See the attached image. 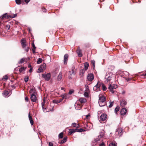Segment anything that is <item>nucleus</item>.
I'll list each match as a JSON object with an SVG mask.
<instances>
[{
  "instance_id": "f257e3e1",
  "label": "nucleus",
  "mask_w": 146,
  "mask_h": 146,
  "mask_svg": "<svg viewBox=\"0 0 146 146\" xmlns=\"http://www.w3.org/2000/svg\"><path fill=\"white\" fill-rule=\"evenodd\" d=\"M102 88L104 91L106 90L107 89L104 84H101L100 82H98L96 85L94 87L93 89L95 91L98 92L101 90Z\"/></svg>"
},
{
  "instance_id": "f03ea898",
  "label": "nucleus",
  "mask_w": 146,
  "mask_h": 146,
  "mask_svg": "<svg viewBox=\"0 0 146 146\" xmlns=\"http://www.w3.org/2000/svg\"><path fill=\"white\" fill-rule=\"evenodd\" d=\"M114 75L111 72H107L105 77L106 79L105 82L107 84H111L112 83V79Z\"/></svg>"
},
{
  "instance_id": "7ed1b4c3",
  "label": "nucleus",
  "mask_w": 146,
  "mask_h": 146,
  "mask_svg": "<svg viewBox=\"0 0 146 146\" xmlns=\"http://www.w3.org/2000/svg\"><path fill=\"white\" fill-rule=\"evenodd\" d=\"M89 66V64H84V68L81 70L79 72V75L80 77H83L85 73V70H87Z\"/></svg>"
},
{
  "instance_id": "20e7f679",
  "label": "nucleus",
  "mask_w": 146,
  "mask_h": 146,
  "mask_svg": "<svg viewBox=\"0 0 146 146\" xmlns=\"http://www.w3.org/2000/svg\"><path fill=\"white\" fill-rule=\"evenodd\" d=\"M47 100V97L45 96L44 98V99L43 100V102L42 104V107L43 109V111L44 112H48L50 111H53V108H52V110H50L48 109L47 108H44V102H45V101L46 100Z\"/></svg>"
},
{
  "instance_id": "39448f33",
  "label": "nucleus",
  "mask_w": 146,
  "mask_h": 146,
  "mask_svg": "<svg viewBox=\"0 0 146 146\" xmlns=\"http://www.w3.org/2000/svg\"><path fill=\"white\" fill-rule=\"evenodd\" d=\"M46 64L41 65L37 70V72L40 73L42 72L43 71L45 70L46 68Z\"/></svg>"
},
{
  "instance_id": "423d86ee",
  "label": "nucleus",
  "mask_w": 146,
  "mask_h": 146,
  "mask_svg": "<svg viewBox=\"0 0 146 146\" xmlns=\"http://www.w3.org/2000/svg\"><path fill=\"white\" fill-rule=\"evenodd\" d=\"M42 77L46 81H48L50 78L51 74L49 73L46 74H43L42 75Z\"/></svg>"
},
{
  "instance_id": "0eeeda50",
  "label": "nucleus",
  "mask_w": 146,
  "mask_h": 146,
  "mask_svg": "<svg viewBox=\"0 0 146 146\" xmlns=\"http://www.w3.org/2000/svg\"><path fill=\"white\" fill-rule=\"evenodd\" d=\"M117 87V86L116 85H110L109 87V89L112 93H113L114 91L113 90L114 89H116Z\"/></svg>"
},
{
  "instance_id": "6e6552de",
  "label": "nucleus",
  "mask_w": 146,
  "mask_h": 146,
  "mask_svg": "<svg viewBox=\"0 0 146 146\" xmlns=\"http://www.w3.org/2000/svg\"><path fill=\"white\" fill-rule=\"evenodd\" d=\"M94 78V76L92 74H88V75L87 78L88 81H92Z\"/></svg>"
},
{
  "instance_id": "1a4fd4ad",
  "label": "nucleus",
  "mask_w": 146,
  "mask_h": 146,
  "mask_svg": "<svg viewBox=\"0 0 146 146\" xmlns=\"http://www.w3.org/2000/svg\"><path fill=\"white\" fill-rule=\"evenodd\" d=\"M122 129H118L116 131L115 134L117 137H119L122 134Z\"/></svg>"
},
{
  "instance_id": "9d476101",
  "label": "nucleus",
  "mask_w": 146,
  "mask_h": 146,
  "mask_svg": "<svg viewBox=\"0 0 146 146\" xmlns=\"http://www.w3.org/2000/svg\"><path fill=\"white\" fill-rule=\"evenodd\" d=\"M107 119V116L106 114L103 113L102 114L100 117V120L104 121Z\"/></svg>"
},
{
  "instance_id": "9b49d317",
  "label": "nucleus",
  "mask_w": 146,
  "mask_h": 146,
  "mask_svg": "<svg viewBox=\"0 0 146 146\" xmlns=\"http://www.w3.org/2000/svg\"><path fill=\"white\" fill-rule=\"evenodd\" d=\"M21 44L22 46V47L24 48H25L26 46V39L24 38H23L21 40Z\"/></svg>"
},
{
  "instance_id": "f8f14e48",
  "label": "nucleus",
  "mask_w": 146,
  "mask_h": 146,
  "mask_svg": "<svg viewBox=\"0 0 146 146\" xmlns=\"http://www.w3.org/2000/svg\"><path fill=\"white\" fill-rule=\"evenodd\" d=\"M68 54H65L64 57V64H67L68 58Z\"/></svg>"
},
{
  "instance_id": "ddd939ff",
  "label": "nucleus",
  "mask_w": 146,
  "mask_h": 146,
  "mask_svg": "<svg viewBox=\"0 0 146 146\" xmlns=\"http://www.w3.org/2000/svg\"><path fill=\"white\" fill-rule=\"evenodd\" d=\"M99 100L98 101H105V98L102 94H100L99 96Z\"/></svg>"
},
{
  "instance_id": "4468645a",
  "label": "nucleus",
  "mask_w": 146,
  "mask_h": 146,
  "mask_svg": "<svg viewBox=\"0 0 146 146\" xmlns=\"http://www.w3.org/2000/svg\"><path fill=\"white\" fill-rule=\"evenodd\" d=\"M127 104V102L125 100L122 99L120 101V106L122 107L125 106Z\"/></svg>"
},
{
  "instance_id": "2eb2a0df",
  "label": "nucleus",
  "mask_w": 146,
  "mask_h": 146,
  "mask_svg": "<svg viewBox=\"0 0 146 146\" xmlns=\"http://www.w3.org/2000/svg\"><path fill=\"white\" fill-rule=\"evenodd\" d=\"M31 99L33 102H35L36 100V98L35 94H32L31 96Z\"/></svg>"
},
{
  "instance_id": "dca6fc26",
  "label": "nucleus",
  "mask_w": 146,
  "mask_h": 146,
  "mask_svg": "<svg viewBox=\"0 0 146 146\" xmlns=\"http://www.w3.org/2000/svg\"><path fill=\"white\" fill-rule=\"evenodd\" d=\"M127 112V110L125 108H123L121 111V115H125Z\"/></svg>"
},
{
  "instance_id": "f3484780",
  "label": "nucleus",
  "mask_w": 146,
  "mask_h": 146,
  "mask_svg": "<svg viewBox=\"0 0 146 146\" xmlns=\"http://www.w3.org/2000/svg\"><path fill=\"white\" fill-rule=\"evenodd\" d=\"M76 52L78 54V56L81 57L82 56V55L81 52V50L80 48H78L77 51Z\"/></svg>"
},
{
  "instance_id": "a211bd4d",
  "label": "nucleus",
  "mask_w": 146,
  "mask_h": 146,
  "mask_svg": "<svg viewBox=\"0 0 146 146\" xmlns=\"http://www.w3.org/2000/svg\"><path fill=\"white\" fill-rule=\"evenodd\" d=\"M75 107L76 109L77 110H79L81 108V105L78 103H76L75 104Z\"/></svg>"
},
{
  "instance_id": "6ab92c4d",
  "label": "nucleus",
  "mask_w": 146,
  "mask_h": 146,
  "mask_svg": "<svg viewBox=\"0 0 146 146\" xmlns=\"http://www.w3.org/2000/svg\"><path fill=\"white\" fill-rule=\"evenodd\" d=\"M29 119L30 121V123L31 124V125H32L33 124L34 122L32 119V117L30 115V113H29Z\"/></svg>"
},
{
  "instance_id": "aec40b11",
  "label": "nucleus",
  "mask_w": 146,
  "mask_h": 146,
  "mask_svg": "<svg viewBox=\"0 0 146 146\" xmlns=\"http://www.w3.org/2000/svg\"><path fill=\"white\" fill-rule=\"evenodd\" d=\"M76 130L75 129H70L69 130V132L68 133V134L69 135H71L72 133L76 132Z\"/></svg>"
},
{
  "instance_id": "412c9836",
  "label": "nucleus",
  "mask_w": 146,
  "mask_h": 146,
  "mask_svg": "<svg viewBox=\"0 0 146 146\" xmlns=\"http://www.w3.org/2000/svg\"><path fill=\"white\" fill-rule=\"evenodd\" d=\"M62 73L61 72H60L59 73L57 77V80H58V81L60 80H61V79L62 78Z\"/></svg>"
},
{
  "instance_id": "4be33fe9",
  "label": "nucleus",
  "mask_w": 146,
  "mask_h": 146,
  "mask_svg": "<svg viewBox=\"0 0 146 146\" xmlns=\"http://www.w3.org/2000/svg\"><path fill=\"white\" fill-rule=\"evenodd\" d=\"M99 105L100 106H103L105 105V101H98Z\"/></svg>"
},
{
  "instance_id": "5701e85b",
  "label": "nucleus",
  "mask_w": 146,
  "mask_h": 146,
  "mask_svg": "<svg viewBox=\"0 0 146 146\" xmlns=\"http://www.w3.org/2000/svg\"><path fill=\"white\" fill-rule=\"evenodd\" d=\"M79 101L81 103H84L86 102V100L85 98H81L79 99Z\"/></svg>"
},
{
  "instance_id": "b1692460",
  "label": "nucleus",
  "mask_w": 146,
  "mask_h": 146,
  "mask_svg": "<svg viewBox=\"0 0 146 146\" xmlns=\"http://www.w3.org/2000/svg\"><path fill=\"white\" fill-rule=\"evenodd\" d=\"M29 92L32 94H35L36 92L35 88H31Z\"/></svg>"
},
{
  "instance_id": "393cba45",
  "label": "nucleus",
  "mask_w": 146,
  "mask_h": 146,
  "mask_svg": "<svg viewBox=\"0 0 146 146\" xmlns=\"http://www.w3.org/2000/svg\"><path fill=\"white\" fill-rule=\"evenodd\" d=\"M26 69V67H24L20 68L19 70V72L21 73L24 72Z\"/></svg>"
},
{
  "instance_id": "a878e982",
  "label": "nucleus",
  "mask_w": 146,
  "mask_h": 146,
  "mask_svg": "<svg viewBox=\"0 0 146 146\" xmlns=\"http://www.w3.org/2000/svg\"><path fill=\"white\" fill-rule=\"evenodd\" d=\"M69 73L72 74L73 76H74L76 74L75 72L74 71V68H72L71 71H70Z\"/></svg>"
},
{
  "instance_id": "bb28decb",
  "label": "nucleus",
  "mask_w": 146,
  "mask_h": 146,
  "mask_svg": "<svg viewBox=\"0 0 146 146\" xmlns=\"http://www.w3.org/2000/svg\"><path fill=\"white\" fill-rule=\"evenodd\" d=\"M72 126L74 127L78 128L79 127V124H77L75 123H73L72 124Z\"/></svg>"
},
{
  "instance_id": "cd10ccee",
  "label": "nucleus",
  "mask_w": 146,
  "mask_h": 146,
  "mask_svg": "<svg viewBox=\"0 0 146 146\" xmlns=\"http://www.w3.org/2000/svg\"><path fill=\"white\" fill-rule=\"evenodd\" d=\"M25 61V59L24 58H22L19 61L18 63L19 64H22Z\"/></svg>"
},
{
  "instance_id": "c85d7f7f",
  "label": "nucleus",
  "mask_w": 146,
  "mask_h": 146,
  "mask_svg": "<svg viewBox=\"0 0 146 146\" xmlns=\"http://www.w3.org/2000/svg\"><path fill=\"white\" fill-rule=\"evenodd\" d=\"M102 136L101 135H99L98 136V139H95V141L97 143H99V141H100L101 140V139L100 138H101Z\"/></svg>"
},
{
  "instance_id": "c756f323",
  "label": "nucleus",
  "mask_w": 146,
  "mask_h": 146,
  "mask_svg": "<svg viewBox=\"0 0 146 146\" xmlns=\"http://www.w3.org/2000/svg\"><path fill=\"white\" fill-rule=\"evenodd\" d=\"M67 137H64L63 139L61 141L60 143L62 144L65 142L66 141Z\"/></svg>"
},
{
  "instance_id": "7c9ffc66",
  "label": "nucleus",
  "mask_w": 146,
  "mask_h": 146,
  "mask_svg": "<svg viewBox=\"0 0 146 146\" xmlns=\"http://www.w3.org/2000/svg\"><path fill=\"white\" fill-rule=\"evenodd\" d=\"M42 60L41 58H39L37 61V64H40L42 62Z\"/></svg>"
},
{
  "instance_id": "2f4dec72",
  "label": "nucleus",
  "mask_w": 146,
  "mask_h": 146,
  "mask_svg": "<svg viewBox=\"0 0 146 146\" xmlns=\"http://www.w3.org/2000/svg\"><path fill=\"white\" fill-rule=\"evenodd\" d=\"M9 94L8 92L7 91H5L3 93V96L4 97H6Z\"/></svg>"
},
{
  "instance_id": "473e14b6",
  "label": "nucleus",
  "mask_w": 146,
  "mask_h": 146,
  "mask_svg": "<svg viewBox=\"0 0 146 146\" xmlns=\"http://www.w3.org/2000/svg\"><path fill=\"white\" fill-rule=\"evenodd\" d=\"M8 77L7 75L4 76H3L2 80H7L8 79Z\"/></svg>"
},
{
  "instance_id": "72a5a7b5",
  "label": "nucleus",
  "mask_w": 146,
  "mask_h": 146,
  "mask_svg": "<svg viewBox=\"0 0 146 146\" xmlns=\"http://www.w3.org/2000/svg\"><path fill=\"white\" fill-rule=\"evenodd\" d=\"M76 132H82L83 131V129H82L80 128L79 129H76Z\"/></svg>"
},
{
  "instance_id": "f704fd0d",
  "label": "nucleus",
  "mask_w": 146,
  "mask_h": 146,
  "mask_svg": "<svg viewBox=\"0 0 146 146\" xmlns=\"http://www.w3.org/2000/svg\"><path fill=\"white\" fill-rule=\"evenodd\" d=\"M16 3L18 5H20L21 3V0H15Z\"/></svg>"
},
{
  "instance_id": "c9c22d12",
  "label": "nucleus",
  "mask_w": 146,
  "mask_h": 146,
  "mask_svg": "<svg viewBox=\"0 0 146 146\" xmlns=\"http://www.w3.org/2000/svg\"><path fill=\"white\" fill-rule=\"evenodd\" d=\"M53 102L54 103L58 104L60 102V101H58V100H53Z\"/></svg>"
},
{
  "instance_id": "e433bc0d",
  "label": "nucleus",
  "mask_w": 146,
  "mask_h": 146,
  "mask_svg": "<svg viewBox=\"0 0 146 146\" xmlns=\"http://www.w3.org/2000/svg\"><path fill=\"white\" fill-rule=\"evenodd\" d=\"M84 95L86 97H88L89 96V94L87 91L85 92H84Z\"/></svg>"
},
{
  "instance_id": "4c0bfd02",
  "label": "nucleus",
  "mask_w": 146,
  "mask_h": 146,
  "mask_svg": "<svg viewBox=\"0 0 146 146\" xmlns=\"http://www.w3.org/2000/svg\"><path fill=\"white\" fill-rule=\"evenodd\" d=\"M110 104L109 106V108L111 107L113 105V102H110Z\"/></svg>"
},
{
  "instance_id": "58836bf2",
  "label": "nucleus",
  "mask_w": 146,
  "mask_h": 146,
  "mask_svg": "<svg viewBox=\"0 0 146 146\" xmlns=\"http://www.w3.org/2000/svg\"><path fill=\"white\" fill-rule=\"evenodd\" d=\"M119 110V107H117L115 109V113H116Z\"/></svg>"
},
{
  "instance_id": "ea45409f",
  "label": "nucleus",
  "mask_w": 146,
  "mask_h": 146,
  "mask_svg": "<svg viewBox=\"0 0 146 146\" xmlns=\"http://www.w3.org/2000/svg\"><path fill=\"white\" fill-rule=\"evenodd\" d=\"M58 137L60 138H62L63 137V133L61 132L59 135Z\"/></svg>"
},
{
  "instance_id": "a19ab883",
  "label": "nucleus",
  "mask_w": 146,
  "mask_h": 146,
  "mask_svg": "<svg viewBox=\"0 0 146 146\" xmlns=\"http://www.w3.org/2000/svg\"><path fill=\"white\" fill-rule=\"evenodd\" d=\"M109 146H116V144L114 143H111L109 144Z\"/></svg>"
},
{
  "instance_id": "79ce46f5",
  "label": "nucleus",
  "mask_w": 146,
  "mask_h": 146,
  "mask_svg": "<svg viewBox=\"0 0 146 146\" xmlns=\"http://www.w3.org/2000/svg\"><path fill=\"white\" fill-rule=\"evenodd\" d=\"M72 74H70L69 73V75L68 77L69 79H72Z\"/></svg>"
},
{
  "instance_id": "37998d69",
  "label": "nucleus",
  "mask_w": 146,
  "mask_h": 146,
  "mask_svg": "<svg viewBox=\"0 0 146 146\" xmlns=\"http://www.w3.org/2000/svg\"><path fill=\"white\" fill-rule=\"evenodd\" d=\"M72 74H70L69 73V75L68 77L69 79H72Z\"/></svg>"
},
{
  "instance_id": "c03bdc74",
  "label": "nucleus",
  "mask_w": 146,
  "mask_h": 146,
  "mask_svg": "<svg viewBox=\"0 0 146 146\" xmlns=\"http://www.w3.org/2000/svg\"><path fill=\"white\" fill-rule=\"evenodd\" d=\"M10 28V26L9 25H6L5 27V29L7 30H8Z\"/></svg>"
},
{
  "instance_id": "a18cd8bd",
  "label": "nucleus",
  "mask_w": 146,
  "mask_h": 146,
  "mask_svg": "<svg viewBox=\"0 0 146 146\" xmlns=\"http://www.w3.org/2000/svg\"><path fill=\"white\" fill-rule=\"evenodd\" d=\"M62 99H60L58 100V101H60V102H61L64 99V95L62 96Z\"/></svg>"
},
{
  "instance_id": "49530a36",
  "label": "nucleus",
  "mask_w": 146,
  "mask_h": 146,
  "mask_svg": "<svg viewBox=\"0 0 146 146\" xmlns=\"http://www.w3.org/2000/svg\"><path fill=\"white\" fill-rule=\"evenodd\" d=\"M42 11L43 12H46V9H45L43 7L42 8Z\"/></svg>"
},
{
  "instance_id": "de8ad7c7",
  "label": "nucleus",
  "mask_w": 146,
  "mask_h": 146,
  "mask_svg": "<svg viewBox=\"0 0 146 146\" xmlns=\"http://www.w3.org/2000/svg\"><path fill=\"white\" fill-rule=\"evenodd\" d=\"M24 80H25V81L26 82H27L28 81V80H29L28 77L27 78H25Z\"/></svg>"
},
{
  "instance_id": "09e8293b",
  "label": "nucleus",
  "mask_w": 146,
  "mask_h": 146,
  "mask_svg": "<svg viewBox=\"0 0 146 146\" xmlns=\"http://www.w3.org/2000/svg\"><path fill=\"white\" fill-rule=\"evenodd\" d=\"M100 146H105V144L103 142L100 145Z\"/></svg>"
},
{
  "instance_id": "8fccbe9b",
  "label": "nucleus",
  "mask_w": 146,
  "mask_h": 146,
  "mask_svg": "<svg viewBox=\"0 0 146 146\" xmlns=\"http://www.w3.org/2000/svg\"><path fill=\"white\" fill-rule=\"evenodd\" d=\"M30 0H25V2L26 3H28L30 1Z\"/></svg>"
},
{
  "instance_id": "3c124183",
  "label": "nucleus",
  "mask_w": 146,
  "mask_h": 146,
  "mask_svg": "<svg viewBox=\"0 0 146 146\" xmlns=\"http://www.w3.org/2000/svg\"><path fill=\"white\" fill-rule=\"evenodd\" d=\"M32 46H33V49H36V47L35 46V45L34 44V43H33Z\"/></svg>"
},
{
  "instance_id": "603ef678",
  "label": "nucleus",
  "mask_w": 146,
  "mask_h": 146,
  "mask_svg": "<svg viewBox=\"0 0 146 146\" xmlns=\"http://www.w3.org/2000/svg\"><path fill=\"white\" fill-rule=\"evenodd\" d=\"M53 145L52 143L49 142V146H53Z\"/></svg>"
},
{
  "instance_id": "864d4df0",
  "label": "nucleus",
  "mask_w": 146,
  "mask_h": 146,
  "mask_svg": "<svg viewBox=\"0 0 146 146\" xmlns=\"http://www.w3.org/2000/svg\"><path fill=\"white\" fill-rule=\"evenodd\" d=\"M86 118L87 119H88L90 117V115L89 114H88L86 115Z\"/></svg>"
},
{
  "instance_id": "5fc2aeb1",
  "label": "nucleus",
  "mask_w": 146,
  "mask_h": 146,
  "mask_svg": "<svg viewBox=\"0 0 146 146\" xmlns=\"http://www.w3.org/2000/svg\"><path fill=\"white\" fill-rule=\"evenodd\" d=\"M95 62L94 60H92L91 64H95Z\"/></svg>"
},
{
  "instance_id": "6e6d98bb",
  "label": "nucleus",
  "mask_w": 146,
  "mask_h": 146,
  "mask_svg": "<svg viewBox=\"0 0 146 146\" xmlns=\"http://www.w3.org/2000/svg\"><path fill=\"white\" fill-rule=\"evenodd\" d=\"M6 17V14H5L2 16V19H4V18H5Z\"/></svg>"
},
{
  "instance_id": "4d7b16f0",
  "label": "nucleus",
  "mask_w": 146,
  "mask_h": 146,
  "mask_svg": "<svg viewBox=\"0 0 146 146\" xmlns=\"http://www.w3.org/2000/svg\"><path fill=\"white\" fill-rule=\"evenodd\" d=\"M25 50L27 52H28V51H29V48L27 47V48H25Z\"/></svg>"
},
{
  "instance_id": "13d9d810",
  "label": "nucleus",
  "mask_w": 146,
  "mask_h": 146,
  "mask_svg": "<svg viewBox=\"0 0 146 146\" xmlns=\"http://www.w3.org/2000/svg\"><path fill=\"white\" fill-rule=\"evenodd\" d=\"M25 100L26 102H28V99L27 97H25Z\"/></svg>"
},
{
  "instance_id": "bf43d9fd",
  "label": "nucleus",
  "mask_w": 146,
  "mask_h": 146,
  "mask_svg": "<svg viewBox=\"0 0 146 146\" xmlns=\"http://www.w3.org/2000/svg\"><path fill=\"white\" fill-rule=\"evenodd\" d=\"M32 70H33L32 68H31L29 70V72H32Z\"/></svg>"
},
{
  "instance_id": "052dcab7",
  "label": "nucleus",
  "mask_w": 146,
  "mask_h": 146,
  "mask_svg": "<svg viewBox=\"0 0 146 146\" xmlns=\"http://www.w3.org/2000/svg\"><path fill=\"white\" fill-rule=\"evenodd\" d=\"M32 50L33 53H35V49H32Z\"/></svg>"
},
{
  "instance_id": "680f3d73",
  "label": "nucleus",
  "mask_w": 146,
  "mask_h": 146,
  "mask_svg": "<svg viewBox=\"0 0 146 146\" xmlns=\"http://www.w3.org/2000/svg\"><path fill=\"white\" fill-rule=\"evenodd\" d=\"M73 92V91H70L69 92V94H72Z\"/></svg>"
},
{
  "instance_id": "e2e57ef3",
  "label": "nucleus",
  "mask_w": 146,
  "mask_h": 146,
  "mask_svg": "<svg viewBox=\"0 0 146 146\" xmlns=\"http://www.w3.org/2000/svg\"><path fill=\"white\" fill-rule=\"evenodd\" d=\"M14 16L13 17H12V18H14V17H15L17 16V14H14Z\"/></svg>"
},
{
  "instance_id": "0e129e2a",
  "label": "nucleus",
  "mask_w": 146,
  "mask_h": 146,
  "mask_svg": "<svg viewBox=\"0 0 146 146\" xmlns=\"http://www.w3.org/2000/svg\"><path fill=\"white\" fill-rule=\"evenodd\" d=\"M29 31L30 32L31 31V29L30 28H29Z\"/></svg>"
},
{
  "instance_id": "69168bd1",
  "label": "nucleus",
  "mask_w": 146,
  "mask_h": 146,
  "mask_svg": "<svg viewBox=\"0 0 146 146\" xmlns=\"http://www.w3.org/2000/svg\"><path fill=\"white\" fill-rule=\"evenodd\" d=\"M83 64H88V63L87 62H85Z\"/></svg>"
},
{
  "instance_id": "338daca9",
  "label": "nucleus",
  "mask_w": 146,
  "mask_h": 146,
  "mask_svg": "<svg viewBox=\"0 0 146 146\" xmlns=\"http://www.w3.org/2000/svg\"><path fill=\"white\" fill-rule=\"evenodd\" d=\"M61 89L62 90H63L64 89V88H63V87H61Z\"/></svg>"
},
{
  "instance_id": "774afa93",
  "label": "nucleus",
  "mask_w": 146,
  "mask_h": 146,
  "mask_svg": "<svg viewBox=\"0 0 146 146\" xmlns=\"http://www.w3.org/2000/svg\"><path fill=\"white\" fill-rule=\"evenodd\" d=\"M125 93V92H124V91H123V92H122V94H124Z\"/></svg>"
}]
</instances>
